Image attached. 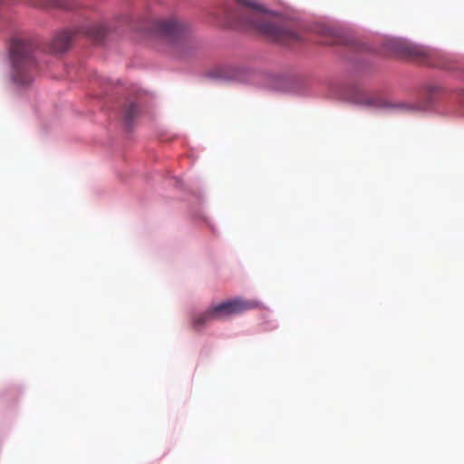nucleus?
Segmentation results:
<instances>
[{
	"instance_id": "obj_11",
	"label": "nucleus",
	"mask_w": 464,
	"mask_h": 464,
	"mask_svg": "<svg viewBox=\"0 0 464 464\" xmlns=\"http://www.w3.org/2000/svg\"><path fill=\"white\" fill-rule=\"evenodd\" d=\"M239 69L227 68L220 71V77L225 80H238Z\"/></svg>"
},
{
	"instance_id": "obj_12",
	"label": "nucleus",
	"mask_w": 464,
	"mask_h": 464,
	"mask_svg": "<svg viewBox=\"0 0 464 464\" xmlns=\"http://www.w3.org/2000/svg\"><path fill=\"white\" fill-rule=\"evenodd\" d=\"M54 7L63 8V9H69L71 8L70 4L65 0H56L52 5Z\"/></svg>"
},
{
	"instance_id": "obj_10",
	"label": "nucleus",
	"mask_w": 464,
	"mask_h": 464,
	"mask_svg": "<svg viewBox=\"0 0 464 464\" xmlns=\"http://www.w3.org/2000/svg\"><path fill=\"white\" fill-rule=\"evenodd\" d=\"M139 113L138 105L134 102L130 103L124 110V121L127 125H130Z\"/></svg>"
},
{
	"instance_id": "obj_5",
	"label": "nucleus",
	"mask_w": 464,
	"mask_h": 464,
	"mask_svg": "<svg viewBox=\"0 0 464 464\" xmlns=\"http://www.w3.org/2000/svg\"><path fill=\"white\" fill-rule=\"evenodd\" d=\"M76 35L74 31H62L58 33L51 41L49 51L53 53L67 51Z\"/></svg>"
},
{
	"instance_id": "obj_3",
	"label": "nucleus",
	"mask_w": 464,
	"mask_h": 464,
	"mask_svg": "<svg viewBox=\"0 0 464 464\" xmlns=\"http://www.w3.org/2000/svg\"><path fill=\"white\" fill-rule=\"evenodd\" d=\"M155 27L162 36L172 42L186 44L189 39V27L176 19L158 21Z\"/></svg>"
},
{
	"instance_id": "obj_8",
	"label": "nucleus",
	"mask_w": 464,
	"mask_h": 464,
	"mask_svg": "<svg viewBox=\"0 0 464 464\" xmlns=\"http://www.w3.org/2000/svg\"><path fill=\"white\" fill-rule=\"evenodd\" d=\"M215 320L214 319V314L212 312L211 307H209L207 311L196 314L192 319V325L195 329H199L200 327H203L208 323Z\"/></svg>"
},
{
	"instance_id": "obj_7",
	"label": "nucleus",
	"mask_w": 464,
	"mask_h": 464,
	"mask_svg": "<svg viewBox=\"0 0 464 464\" xmlns=\"http://www.w3.org/2000/svg\"><path fill=\"white\" fill-rule=\"evenodd\" d=\"M409 53L420 62L430 63V60L433 57V52L425 47L412 46L409 48Z\"/></svg>"
},
{
	"instance_id": "obj_4",
	"label": "nucleus",
	"mask_w": 464,
	"mask_h": 464,
	"mask_svg": "<svg viewBox=\"0 0 464 464\" xmlns=\"http://www.w3.org/2000/svg\"><path fill=\"white\" fill-rule=\"evenodd\" d=\"M258 303L252 300L237 298L210 306L214 314V319L223 320L228 316L242 314L246 311L255 309Z\"/></svg>"
},
{
	"instance_id": "obj_6",
	"label": "nucleus",
	"mask_w": 464,
	"mask_h": 464,
	"mask_svg": "<svg viewBox=\"0 0 464 464\" xmlns=\"http://www.w3.org/2000/svg\"><path fill=\"white\" fill-rule=\"evenodd\" d=\"M367 106H372L376 108H394L402 111H420L425 108L423 104H407V103H400V104H387L386 102H380L378 100L370 98L367 99L365 104Z\"/></svg>"
},
{
	"instance_id": "obj_9",
	"label": "nucleus",
	"mask_w": 464,
	"mask_h": 464,
	"mask_svg": "<svg viewBox=\"0 0 464 464\" xmlns=\"http://www.w3.org/2000/svg\"><path fill=\"white\" fill-rule=\"evenodd\" d=\"M106 29L103 25L101 24H95L92 26H90L88 28H85L83 30V34H86L92 37H93L95 40H102L105 35Z\"/></svg>"
},
{
	"instance_id": "obj_2",
	"label": "nucleus",
	"mask_w": 464,
	"mask_h": 464,
	"mask_svg": "<svg viewBox=\"0 0 464 464\" xmlns=\"http://www.w3.org/2000/svg\"><path fill=\"white\" fill-rule=\"evenodd\" d=\"M34 44L30 39H13L10 45L12 78L19 85L30 84L36 72Z\"/></svg>"
},
{
	"instance_id": "obj_1",
	"label": "nucleus",
	"mask_w": 464,
	"mask_h": 464,
	"mask_svg": "<svg viewBox=\"0 0 464 464\" xmlns=\"http://www.w3.org/2000/svg\"><path fill=\"white\" fill-rule=\"evenodd\" d=\"M227 16L237 25L253 30L284 44L298 39L297 34L282 24L273 13L251 0H237V7Z\"/></svg>"
}]
</instances>
